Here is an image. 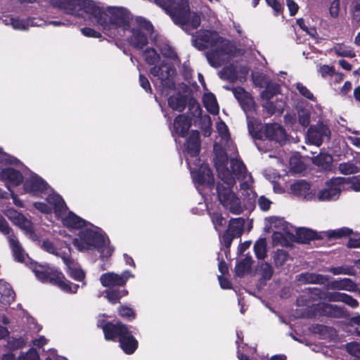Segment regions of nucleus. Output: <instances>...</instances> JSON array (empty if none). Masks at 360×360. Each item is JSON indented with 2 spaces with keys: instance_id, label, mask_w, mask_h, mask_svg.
I'll use <instances>...</instances> for the list:
<instances>
[{
  "instance_id": "obj_30",
  "label": "nucleus",
  "mask_w": 360,
  "mask_h": 360,
  "mask_svg": "<svg viewBox=\"0 0 360 360\" xmlns=\"http://www.w3.org/2000/svg\"><path fill=\"white\" fill-rule=\"evenodd\" d=\"M168 105L173 109L179 112H183L187 105V98L185 96L181 94L176 95L170 96L168 98Z\"/></svg>"
},
{
  "instance_id": "obj_24",
  "label": "nucleus",
  "mask_w": 360,
  "mask_h": 360,
  "mask_svg": "<svg viewBox=\"0 0 360 360\" xmlns=\"http://www.w3.org/2000/svg\"><path fill=\"white\" fill-rule=\"evenodd\" d=\"M233 94L243 110H251L254 101L251 95L244 88L235 87L233 89Z\"/></svg>"
},
{
  "instance_id": "obj_26",
  "label": "nucleus",
  "mask_w": 360,
  "mask_h": 360,
  "mask_svg": "<svg viewBox=\"0 0 360 360\" xmlns=\"http://www.w3.org/2000/svg\"><path fill=\"white\" fill-rule=\"evenodd\" d=\"M329 279L328 276L311 272H304L299 275L298 281L302 283L323 285Z\"/></svg>"
},
{
  "instance_id": "obj_14",
  "label": "nucleus",
  "mask_w": 360,
  "mask_h": 360,
  "mask_svg": "<svg viewBox=\"0 0 360 360\" xmlns=\"http://www.w3.org/2000/svg\"><path fill=\"white\" fill-rule=\"evenodd\" d=\"M245 219L242 217L231 218L227 226L221 235V241L226 249H229L233 240L240 237L243 233Z\"/></svg>"
},
{
  "instance_id": "obj_3",
  "label": "nucleus",
  "mask_w": 360,
  "mask_h": 360,
  "mask_svg": "<svg viewBox=\"0 0 360 360\" xmlns=\"http://www.w3.org/2000/svg\"><path fill=\"white\" fill-rule=\"evenodd\" d=\"M143 56L148 65H154L150 69V73L154 77H158L160 80L159 89L161 94L167 96L170 91L175 89V82L173 78L176 74L175 68L172 64L164 60L159 65H156L160 56L154 48L146 49L143 53Z\"/></svg>"
},
{
  "instance_id": "obj_36",
  "label": "nucleus",
  "mask_w": 360,
  "mask_h": 360,
  "mask_svg": "<svg viewBox=\"0 0 360 360\" xmlns=\"http://www.w3.org/2000/svg\"><path fill=\"white\" fill-rule=\"evenodd\" d=\"M281 91V86L276 82H266L265 89L261 93V98L263 100H271L274 96L278 94Z\"/></svg>"
},
{
  "instance_id": "obj_27",
  "label": "nucleus",
  "mask_w": 360,
  "mask_h": 360,
  "mask_svg": "<svg viewBox=\"0 0 360 360\" xmlns=\"http://www.w3.org/2000/svg\"><path fill=\"white\" fill-rule=\"evenodd\" d=\"M63 224L70 229H80L86 226L87 221L70 211L67 216L63 218Z\"/></svg>"
},
{
  "instance_id": "obj_29",
  "label": "nucleus",
  "mask_w": 360,
  "mask_h": 360,
  "mask_svg": "<svg viewBox=\"0 0 360 360\" xmlns=\"http://www.w3.org/2000/svg\"><path fill=\"white\" fill-rule=\"evenodd\" d=\"M105 297L110 303L115 304L120 302V300L127 296L129 293L125 287L108 288L104 291Z\"/></svg>"
},
{
  "instance_id": "obj_33",
  "label": "nucleus",
  "mask_w": 360,
  "mask_h": 360,
  "mask_svg": "<svg viewBox=\"0 0 360 360\" xmlns=\"http://www.w3.org/2000/svg\"><path fill=\"white\" fill-rule=\"evenodd\" d=\"M340 189L338 186H329L319 192L318 198L319 200H335L340 195Z\"/></svg>"
},
{
  "instance_id": "obj_11",
  "label": "nucleus",
  "mask_w": 360,
  "mask_h": 360,
  "mask_svg": "<svg viewBox=\"0 0 360 360\" xmlns=\"http://www.w3.org/2000/svg\"><path fill=\"white\" fill-rule=\"evenodd\" d=\"M0 233L6 236L14 259L20 263L25 261V250L6 218L0 213Z\"/></svg>"
},
{
  "instance_id": "obj_2",
  "label": "nucleus",
  "mask_w": 360,
  "mask_h": 360,
  "mask_svg": "<svg viewBox=\"0 0 360 360\" xmlns=\"http://www.w3.org/2000/svg\"><path fill=\"white\" fill-rule=\"evenodd\" d=\"M97 326L103 330L105 340H117L120 347L126 354H133L137 349L139 342L134 336L133 331L121 321L112 322L101 320Z\"/></svg>"
},
{
  "instance_id": "obj_9",
  "label": "nucleus",
  "mask_w": 360,
  "mask_h": 360,
  "mask_svg": "<svg viewBox=\"0 0 360 360\" xmlns=\"http://www.w3.org/2000/svg\"><path fill=\"white\" fill-rule=\"evenodd\" d=\"M233 187H226L218 182L216 186L217 198L221 205L233 214H240L243 212L240 198L232 191Z\"/></svg>"
},
{
  "instance_id": "obj_17",
  "label": "nucleus",
  "mask_w": 360,
  "mask_h": 360,
  "mask_svg": "<svg viewBox=\"0 0 360 360\" xmlns=\"http://www.w3.org/2000/svg\"><path fill=\"white\" fill-rule=\"evenodd\" d=\"M313 314L314 316L318 314L321 316H327L329 318H343L346 315V311L344 307L336 304H332L326 302H320L312 305Z\"/></svg>"
},
{
  "instance_id": "obj_63",
  "label": "nucleus",
  "mask_w": 360,
  "mask_h": 360,
  "mask_svg": "<svg viewBox=\"0 0 360 360\" xmlns=\"http://www.w3.org/2000/svg\"><path fill=\"white\" fill-rule=\"evenodd\" d=\"M222 71L226 74L228 79L232 81L237 79V72L233 65L224 68Z\"/></svg>"
},
{
  "instance_id": "obj_31",
  "label": "nucleus",
  "mask_w": 360,
  "mask_h": 360,
  "mask_svg": "<svg viewBox=\"0 0 360 360\" xmlns=\"http://www.w3.org/2000/svg\"><path fill=\"white\" fill-rule=\"evenodd\" d=\"M290 189L295 195L306 198L311 189V185L307 181L301 179L292 184Z\"/></svg>"
},
{
  "instance_id": "obj_32",
  "label": "nucleus",
  "mask_w": 360,
  "mask_h": 360,
  "mask_svg": "<svg viewBox=\"0 0 360 360\" xmlns=\"http://www.w3.org/2000/svg\"><path fill=\"white\" fill-rule=\"evenodd\" d=\"M203 105L206 110L212 115H217L219 112V107L216 96L211 92L204 94Z\"/></svg>"
},
{
  "instance_id": "obj_49",
  "label": "nucleus",
  "mask_w": 360,
  "mask_h": 360,
  "mask_svg": "<svg viewBox=\"0 0 360 360\" xmlns=\"http://www.w3.org/2000/svg\"><path fill=\"white\" fill-rule=\"evenodd\" d=\"M266 4L271 7L274 16H278L283 14V6L278 0H265Z\"/></svg>"
},
{
  "instance_id": "obj_61",
  "label": "nucleus",
  "mask_w": 360,
  "mask_h": 360,
  "mask_svg": "<svg viewBox=\"0 0 360 360\" xmlns=\"http://www.w3.org/2000/svg\"><path fill=\"white\" fill-rule=\"evenodd\" d=\"M41 248L49 253L58 255V249L55 244L49 240H44L42 243Z\"/></svg>"
},
{
  "instance_id": "obj_54",
  "label": "nucleus",
  "mask_w": 360,
  "mask_h": 360,
  "mask_svg": "<svg viewBox=\"0 0 360 360\" xmlns=\"http://www.w3.org/2000/svg\"><path fill=\"white\" fill-rule=\"evenodd\" d=\"M296 87L300 94L302 96L305 97L306 98L310 101H315V97L314 94L307 89V86H304L301 83H297Z\"/></svg>"
},
{
  "instance_id": "obj_39",
  "label": "nucleus",
  "mask_w": 360,
  "mask_h": 360,
  "mask_svg": "<svg viewBox=\"0 0 360 360\" xmlns=\"http://www.w3.org/2000/svg\"><path fill=\"white\" fill-rule=\"evenodd\" d=\"M252 259L251 257H245L240 260L235 266V274L238 277H243L251 268Z\"/></svg>"
},
{
  "instance_id": "obj_8",
  "label": "nucleus",
  "mask_w": 360,
  "mask_h": 360,
  "mask_svg": "<svg viewBox=\"0 0 360 360\" xmlns=\"http://www.w3.org/2000/svg\"><path fill=\"white\" fill-rule=\"evenodd\" d=\"M104 240L101 233L86 228L79 232L78 238L73 239L72 244L80 252H84L101 248Z\"/></svg>"
},
{
  "instance_id": "obj_60",
  "label": "nucleus",
  "mask_w": 360,
  "mask_h": 360,
  "mask_svg": "<svg viewBox=\"0 0 360 360\" xmlns=\"http://www.w3.org/2000/svg\"><path fill=\"white\" fill-rule=\"evenodd\" d=\"M2 297L4 302H6L8 304H11V302L15 301V291L12 288H5L4 292H2Z\"/></svg>"
},
{
  "instance_id": "obj_12",
  "label": "nucleus",
  "mask_w": 360,
  "mask_h": 360,
  "mask_svg": "<svg viewBox=\"0 0 360 360\" xmlns=\"http://www.w3.org/2000/svg\"><path fill=\"white\" fill-rule=\"evenodd\" d=\"M48 204L43 202H35L34 207L44 214H50L53 210L56 216L60 217L64 215L68 207L63 198L58 194H49L46 198Z\"/></svg>"
},
{
  "instance_id": "obj_53",
  "label": "nucleus",
  "mask_w": 360,
  "mask_h": 360,
  "mask_svg": "<svg viewBox=\"0 0 360 360\" xmlns=\"http://www.w3.org/2000/svg\"><path fill=\"white\" fill-rule=\"evenodd\" d=\"M352 20L356 22L360 21V0H353L351 8Z\"/></svg>"
},
{
  "instance_id": "obj_38",
  "label": "nucleus",
  "mask_w": 360,
  "mask_h": 360,
  "mask_svg": "<svg viewBox=\"0 0 360 360\" xmlns=\"http://www.w3.org/2000/svg\"><path fill=\"white\" fill-rule=\"evenodd\" d=\"M333 162V157L328 153H320L313 158V163L323 169H330Z\"/></svg>"
},
{
  "instance_id": "obj_18",
  "label": "nucleus",
  "mask_w": 360,
  "mask_h": 360,
  "mask_svg": "<svg viewBox=\"0 0 360 360\" xmlns=\"http://www.w3.org/2000/svg\"><path fill=\"white\" fill-rule=\"evenodd\" d=\"M8 218L15 225L22 230L25 235L29 236L32 240H37L38 239L34 229L33 223L22 213L13 210L9 212Z\"/></svg>"
},
{
  "instance_id": "obj_16",
  "label": "nucleus",
  "mask_w": 360,
  "mask_h": 360,
  "mask_svg": "<svg viewBox=\"0 0 360 360\" xmlns=\"http://www.w3.org/2000/svg\"><path fill=\"white\" fill-rule=\"evenodd\" d=\"M134 275L129 270L123 271L120 274L112 271L103 274L100 277L101 285L105 288L125 287L127 282Z\"/></svg>"
},
{
  "instance_id": "obj_64",
  "label": "nucleus",
  "mask_w": 360,
  "mask_h": 360,
  "mask_svg": "<svg viewBox=\"0 0 360 360\" xmlns=\"http://www.w3.org/2000/svg\"><path fill=\"white\" fill-rule=\"evenodd\" d=\"M342 302H344L352 308H356L359 306V302L356 299L345 292H343Z\"/></svg>"
},
{
  "instance_id": "obj_52",
  "label": "nucleus",
  "mask_w": 360,
  "mask_h": 360,
  "mask_svg": "<svg viewBox=\"0 0 360 360\" xmlns=\"http://www.w3.org/2000/svg\"><path fill=\"white\" fill-rule=\"evenodd\" d=\"M343 292H327L323 294V297H320L321 300H326L328 302H342Z\"/></svg>"
},
{
  "instance_id": "obj_43",
  "label": "nucleus",
  "mask_w": 360,
  "mask_h": 360,
  "mask_svg": "<svg viewBox=\"0 0 360 360\" xmlns=\"http://www.w3.org/2000/svg\"><path fill=\"white\" fill-rule=\"evenodd\" d=\"M353 233L352 229L347 227H342L340 229H338L335 230L328 231L326 234L327 237L329 239L331 238H342L344 237H347L351 236Z\"/></svg>"
},
{
  "instance_id": "obj_35",
  "label": "nucleus",
  "mask_w": 360,
  "mask_h": 360,
  "mask_svg": "<svg viewBox=\"0 0 360 360\" xmlns=\"http://www.w3.org/2000/svg\"><path fill=\"white\" fill-rule=\"evenodd\" d=\"M226 53L224 48H218L206 53V57L208 63L212 67L219 68L222 65L221 60L220 58L221 54Z\"/></svg>"
},
{
  "instance_id": "obj_48",
  "label": "nucleus",
  "mask_w": 360,
  "mask_h": 360,
  "mask_svg": "<svg viewBox=\"0 0 360 360\" xmlns=\"http://www.w3.org/2000/svg\"><path fill=\"white\" fill-rule=\"evenodd\" d=\"M298 122L300 125L304 127L309 126L310 123L311 115L309 112L306 109H300L298 110Z\"/></svg>"
},
{
  "instance_id": "obj_59",
  "label": "nucleus",
  "mask_w": 360,
  "mask_h": 360,
  "mask_svg": "<svg viewBox=\"0 0 360 360\" xmlns=\"http://www.w3.org/2000/svg\"><path fill=\"white\" fill-rule=\"evenodd\" d=\"M340 0H333L329 7V13L332 18H337L340 12Z\"/></svg>"
},
{
  "instance_id": "obj_6",
  "label": "nucleus",
  "mask_w": 360,
  "mask_h": 360,
  "mask_svg": "<svg viewBox=\"0 0 360 360\" xmlns=\"http://www.w3.org/2000/svg\"><path fill=\"white\" fill-rule=\"evenodd\" d=\"M130 13L124 8L108 7L103 13V18L100 27L103 31L121 28L123 31L130 28Z\"/></svg>"
},
{
  "instance_id": "obj_58",
  "label": "nucleus",
  "mask_w": 360,
  "mask_h": 360,
  "mask_svg": "<svg viewBox=\"0 0 360 360\" xmlns=\"http://www.w3.org/2000/svg\"><path fill=\"white\" fill-rule=\"evenodd\" d=\"M319 72L322 77H326L327 76H333L335 72V69L333 65H323L320 66Z\"/></svg>"
},
{
  "instance_id": "obj_42",
  "label": "nucleus",
  "mask_w": 360,
  "mask_h": 360,
  "mask_svg": "<svg viewBox=\"0 0 360 360\" xmlns=\"http://www.w3.org/2000/svg\"><path fill=\"white\" fill-rule=\"evenodd\" d=\"M231 167L236 176H242L243 177H245L247 168L243 160L236 158L231 159Z\"/></svg>"
},
{
  "instance_id": "obj_20",
  "label": "nucleus",
  "mask_w": 360,
  "mask_h": 360,
  "mask_svg": "<svg viewBox=\"0 0 360 360\" xmlns=\"http://www.w3.org/2000/svg\"><path fill=\"white\" fill-rule=\"evenodd\" d=\"M23 187L26 193L39 195L47 189V183L42 178L34 175L25 181Z\"/></svg>"
},
{
  "instance_id": "obj_55",
  "label": "nucleus",
  "mask_w": 360,
  "mask_h": 360,
  "mask_svg": "<svg viewBox=\"0 0 360 360\" xmlns=\"http://www.w3.org/2000/svg\"><path fill=\"white\" fill-rule=\"evenodd\" d=\"M96 250L100 252V257L103 259L110 257L114 249L110 245H107L105 240H104L103 245L101 248H97Z\"/></svg>"
},
{
  "instance_id": "obj_44",
  "label": "nucleus",
  "mask_w": 360,
  "mask_h": 360,
  "mask_svg": "<svg viewBox=\"0 0 360 360\" xmlns=\"http://www.w3.org/2000/svg\"><path fill=\"white\" fill-rule=\"evenodd\" d=\"M254 250L257 259H263L266 255V243L265 238L259 239L254 245Z\"/></svg>"
},
{
  "instance_id": "obj_4",
  "label": "nucleus",
  "mask_w": 360,
  "mask_h": 360,
  "mask_svg": "<svg viewBox=\"0 0 360 360\" xmlns=\"http://www.w3.org/2000/svg\"><path fill=\"white\" fill-rule=\"evenodd\" d=\"M54 8L63 11L66 14L83 17V13L89 14L94 18L100 26L105 10L97 6L93 0H49Z\"/></svg>"
},
{
  "instance_id": "obj_7",
  "label": "nucleus",
  "mask_w": 360,
  "mask_h": 360,
  "mask_svg": "<svg viewBox=\"0 0 360 360\" xmlns=\"http://www.w3.org/2000/svg\"><path fill=\"white\" fill-rule=\"evenodd\" d=\"M135 23L131 30V34L128 41L131 46L141 50L148 44V37L153 34L154 27L150 21L141 16L136 18Z\"/></svg>"
},
{
  "instance_id": "obj_56",
  "label": "nucleus",
  "mask_w": 360,
  "mask_h": 360,
  "mask_svg": "<svg viewBox=\"0 0 360 360\" xmlns=\"http://www.w3.org/2000/svg\"><path fill=\"white\" fill-rule=\"evenodd\" d=\"M162 55L167 58L175 60L178 58L177 53L171 46L167 45L160 50Z\"/></svg>"
},
{
  "instance_id": "obj_45",
  "label": "nucleus",
  "mask_w": 360,
  "mask_h": 360,
  "mask_svg": "<svg viewBox=\"0 0 360 360\" xmlns=\"http://www.w3.org/2000/svg\"><path fill=\"white\" fill-rule=\"evenodd\" d=\"M218 176L223 181L222 184H224V185L226 184V187H233L236 184L235 178L226 167H224V169L220 172L219 171Z\"/></svg>"
},
{
  "instance_id": "obj_50",
  "label": "nucleus",
  "mask_w": 360,
  "mask_h": 360,
  "mask_svg": "<svg viewBox=\"0 0 360 360\" xmlns=\"http://www.w3.org/2000/svg\"><path fill=\"white\" fill-rule=\"evenodd\" d=\"M67 274L70 277L77 281H84L86 276L85 272L78 268L72 267L70 269H68Z\"/></svg>"
},
{
  "instance_id": "obj_41",
  "label": "nucleus",
  "mask_w": 360,
  "mask_h": 360,
  "mask_svg": "<svg viewBox=\"0 0 360 360\" xmlns=\"http://www.w3.org/2000/svg\"><path fill=\"white\" fill-rule=\"evenodd\" d=\"M118 315L127 321H132L136 318V313L127 305L122 304L117 308Z\"/></svg>"
},
{
  "instance_id": "obj_62",
  "label": "nucleus",
  "mask_w": 360,
  "mask_h": 360,
  "mask_svg": "<svg viewBox=\"0 0 360 360\" xmlns=\"http://www.w3.org/2000/svg\"><path fill=\"white\" fill-rule=\"evenodd\" d=\"M81 32L82 34L87 37H92V38H100L101 37V34L96 31V30L85 27L81 29Z\"/></svg>"
},
{
  "instance_id": "obj_23",
  "label": "nucleus",
  "mask_w": 360,
  "mask_h": 360,
  "mask_svg": "<svg viewBox=\"0 0 360 360\" xmlns=\"http://www.w3.org/2000/svg\"><path fill=\"white\" fill-rule=\"evenodd\" d=\"M186 149L191 157L198 156L200 152V136L198 131H191L186 139Z\"/></svg>"
},
{
  "instance_id": "obj_28",
  "label": "nucleus",
  "mask_w": 360,
  "mask_h": 360,
  "mask_svg": "<svg viewBox=\"0 0 360 360\" xmlns=\"http://www.w3.org/2000/svg\"><path fill=\"white\" fill-rule=\"evenodd\" d=\"M322 237L316 231L309 229L302 228L296 231V242L301 244H308L311 240H321Z\"/></svg>"
},
{
  "instance_id": "obj_40",
  "label": "nucleus",
  "mask_w": 360,
  "mask_h": 360,
  "mask_svg": "<svg viewBox=\"0 0 360 360\" xmlns=\"http://www.w3.org/2000/svg\"><path fill=\"white\" fill-rule=\"evenodd\" d=\"M333 49L336 56L340 57L354 58L356 56L354 50L343 43L336 44Z\"/></svg>"
},
{
  "instance_id": "obj_15",
  "label": "nucleus",
  "mask_w": 360,
  "mask_h": 360,
  "mask_svg": "<svg viewBox=\"0 0 360 360\" xmlns=\"http://www.w3.org/2000/svg\"><path fill=\"white\" fill-rule=\"evenodd\" d=\"M331 132L326 124L319 121L316 124L311 125L307 133L309 141L317 146H321L325 141H329Z\"/></svg>"
},
{
  "instance_id": "obj_51",
  "label": "nucleus",
  "mask_w": 360,
  "mask_h": 360,
  "mask_svg": "<svg viewBox=\"0 0 360 360\" xmlns=\"http://www.w3.org/2000/svg\"><path fill=\"white\" fill-rule=\"evenodd\" d=\"M274 274V269L271 264L267 262L264 263L261 266L262 278L264 281H269Z\"/></svg>"
},
{
  "instance_id": "obj_37",
  "label": "nucleus",
  "mask_w": 360,
  "mask_h": 360,
  "mask_svg": "<svg viewBox=\"0 0 360 360\" xmlns=\"http://www.w3.org/2000/svg\"><path fill=\"white\" fill-rule=\"evenodd\" d=\"M210 216L215 231L219 233V236H221L222 230L226 224V218L224 217L222 214L219 212L210 213Z\"/></svg>"
},
{
  "instance_id": "obj_22",
  "label": "nucleus",
  "mask_w": 360,
  "mask_h": 360,
  "mask_svg": "<svg viewBox=\"0 0 360 360\" xmlns=\"http://www.w3.org/2000/svg\"><path fill=\"white\" fill-rule=\"evenodd\" d=\"M191 127V119L184 114H181L177 115L174 120L173 131L179 136L184 138L187 136Z\"/></svg>"
},
{
  "instance_id": "obj_1",
  "label": "nucleus",
  "mask_w": 360,
  "mask_h": 360,
  "mask_svg": "<svg viewBox=\"0 0 360 360\" xmlns=\"http://www.w3.org/2000/svg\"><path fill=\"white\" fill-rule=\"evenodd\" d=\"M155 3L186 33L191 34L200 25V17L197 13L191 12L188 0H155Z\"/></svg>"
},
{
  "instance_id": "obj_13",
  "label": "nucleus",
  "mask_w": 360,
  "mask_h": 360,
  "mask_svg": "<svg viewBox=\"0 0 360 360\" xmlns=\"http://www.w3.org/2000/svg\"><path fill=\"white\" fill-rule=\"evenodd\" d=\"M224 41V39L217 31L208 30H199L192 38L193 45L199 51L214 47Z\"/></svg>"
},
{
  "instance_id": "obj_34",
  "label": "nucleus",
  "mask_w": 360,
  "mask_h": 360,
  "mask_svg": "<svg viewBox=\"0 0 360 360\" xmlns=\"http://www.w3.org/2000/svg\"><path fill=\"white\" fill-rule=\"evenodd\" d=\"M265 101L266 102L262 105V107L269 115H273L277 112L279 114L283 112L285 103L282 100H277L276 102H273L271 100Z\"/></svg>"
},
{
  "instance_id": "obj_19",
  "label": "nucleus",
  "mask_w": 360,
  "mask_h": 360,
  "mask_svg": "<svg viewBox=\"0 0 360 360\" xmlns=\"http://www.w3.org/2000/svg\"><path fill=\"white\" fill-rule=\"evenodd\" d=\"M193 181L199 186H214V179L212 171L208 165H202L192 172Z\"/></svg>"
},
{
  "instance_id": "obj_5",
  "label": "nucleus",
  "mask_w": 360,
  "mask_h": 360,
  "mask_svg": "<svg viewBox=\"0 0 360 360\" xmlns=\"http://www.w3.org/2000/svg\"><path fill=\"white\" fill-rule=\"evenodd\" d=\"M34 272L37 278L41 282L49 283L65 292L76 293L79 288L78 284H74L67 280L60 271L49 265H37L35 266Z\"/></svg>"
},
{
  "instance_id": "obj_47",
  "label": "nucleus",
  "mask_w": 360,
  "mask_h": 360,
  "mask_svg": "<svg viewBox=\"0 0 360 360\" xmlns=\"http://www.w3.org/2000/svg\"><path fill=\"white\" fill-rule=\"evenodd\" d=\"M338 169L341 174L345 175L356 174L359 172L358 167L351 162L340 163Z\"/></svg>"
},
{
  "instance_id": "obj_46",
  "label": "nucleus",
  "mask_w": 360,
  "mask_h": 360,
  "mask_svg": "<svg viewBox=\"0 0 360 360\" xmlns=\"http://www.w3.org/2000/svg\"><path fill=\"white\" fill-rule=\"evenodd\" d=\"M274 262L276 267L282 266L289 258V254L286 250L278 249L274 253Z\"/></svg>"
},
{
  "instance_id": "obj_25",
  "label": "nucleus",
  "mask_w": 360,
  "mask_h": 360,
  "mask_svg": "<svg viewBox=\"0 0 360 360\" xmlns=\"http://www.w3.org/2000/svg\"><path fill=\"white\" fill-rule=\"evenodd\" d=\"M328 288L331 290L349 292H356L358 290L356 283L349 278H340L334 280L328 284Z\"/></svg>"
},
{
  "instance_id": "obj_57",
  "label": "nucleus",
  "mask_w": 360,
  "mask_h": 360,
  "mask_svg": "<svg viewBox=\"0 0 360 360\" xmlns=\"http://www.w3.org/2000/svg\"><path fill=\"white\" fill-rule=\"evenodd\" d=\"M271 204L272 202L264 195H262L258 198V206L264 212L269 210Z\"/></svg>"
},
{
  "instance_id": "obj_10",
  "label": "nucleus",
  "mask_w": 360,
  "mask_h": 360,
  "mask_svg": "<svg viewBox=\"0 0 360 360\" xmlns=\"http://www.w3.org/2000/svg\"><path fill=\"white\" fill-rule=\"evenodd\" d=\"M249 131L255 139L262 140L265 137L269 141H274L280 144H284L287 140L285 129L276 122L265 124L260 130L250 128Z\"/></svg>"
},
{
  "instance_id": "obj_21",
  "label": "nucleus",
  "mask_w": 360,
  "mask_h": 360,
  "mask_svg": "<svg viewBox=\"0 0 360 360\" xmlns=\"http://www.w3.org/2000/svg\"><path fill=\"white\" fill-rule=\"evenodd\" d=\"M0 179L13 186H18L23 182L24 176L19 170L6 167L0 172Z\"/></svg>"
}]
</instances>
